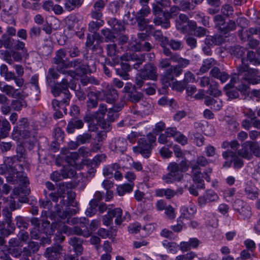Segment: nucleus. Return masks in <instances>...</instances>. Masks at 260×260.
Instances as JSON below:
<instances>
[{"label":"nucleus","mask_w":260,"mask_h":260,"mask_svg":"<svg viewBox=\"0 0 260 260\" xmlns=\"http://www.w3.org/2000/svg\"><path fill=\"white\" fill-rule=\"evenodd\" d=\"M19 162L18 157L15 156L5 158L4 162L8 169V175L6 176V180L12 184L18 182L19 184L25 185L29 183V181L22 172V165Z\"/></svg>","instance_id":"obj_1"},{"label":"nucleus","mask_w":260,"mask_h":260,"mask_svg":"<svg viewBox=\"0 0 260 260\" xmlns=\"http://www.w3.org/2000/svg\"><path fill=\"white\" fill-rule=\"evenodd\" d=\"M175 26L178 31L182 32H206L207 30L204 27H198L196 21L190 20L186 14L183 13L180 14L178 17L176 19Z\"/></svg>","instance_id":"obj_2"},{"label":"nucleus","mask_w":260,"mask_h":260,"mask_svg":"<svg viewBox=\"0 0 260 260\" xmlns=\"http://www.w3.org/2000/svg\"><path fill=\"white\" fill-rule=\"evenodd\" d=\"M151 12L148 6L143 7V8L137 12L135 15L136 20L138 22V29L139 31H145L146 32H152L154 30V27L152 24H149L150 20L146 19L147 16Z\"/></svg>","instance_id":"obj_3"},{"label":"nucleus","mask_w":260,"mask_h":260,"mask_svg":"<svg viewBox=\"0 0 260 260\" xmlns=\"http://www.w3.org/2000/svg\"><path fill=\"white\" fill-rule=\"evenodd\" d=\"M2 215L5 221H0V233L10 236L14 233L16 228L12 221V211L7 207L3 209Z\"/></svg>","instance_id":"obj_4"},{"label":"nucleus","mask_w":260,"mask_h":260,"mask_svg":"<svg viewBox=\"0 0 260 260\" xmlns=\"http://www.w3.org/2000/svg\"><path fill=\"white\" fill-rule=\"evenodd\" d=\"M147 139L141 138L138 141V145L133 147V150L136 153H140L144 157L148 158L151 154V145L156 140V137L152 134L147 135Z\"/></svg>","instance_id":"obj_5"},{"label":"nucleus","mask_w":260,"mask_h":260,"mask_svg":"<svg viewBox=\"0 0 260 260\" xmlns=\"http://www.w3.org/2000/svg\"><path fill=\"white\" fill-rule=\"evenodd\" d=\"M180 10H182V9L180 6H173L171 7L169 11H164L163 18H154L153 22L156 25H161L163 28H168L170 26V19L177 16Z\"/></svg>","instance_id":"obj_6"},{"label":"nucleus","mask_w":260,"mask_h":260,"mask_svg":"<svg viewBox=\"0 0 260 260\" xmlns=\"http://www.w3.org/2000/svg\"><path fill=\"white\" fill-rule=\"evenodd\" d=\"M69 184L65 182L59 184V187L56 191L51 192L49 194V197L51 200L55 203H57L58 199H60L59 204H57L55 208L56 210L60 208H62L67 204V201L64 199L65 192L66 189L68 188Z\"/></svg>","instance_id":"obj_7"},{"label":"nucleus","mask_w":260,"mask_h":260,"mask_svg":"<svg viewBox=\"0 0 260 260\" xmlns=\"http://www.w3.org/2000/svg\"><path fill=\"white\" fill-rule=\"evenodd\" d=\"M69 84L66 79H63L59 83H56L52 87L51 91L55 96H58L62 92L64 95L63 102L69 105L71 98V94L69 91Z\"/></svg>","instance_id":"obj_8"},{"label":"nucleus","mask_w":260,"mask_h":260,"mask_svg":"<svg viewBox=\"0 0 260 260\" xmlns=\"http://www.w3.org/2000/svg\"><path fill=\"white\" fill-rule=\"evenodd\" d=\"M234 210L238 212L244 220H248L251 217V208L246 202L240 199L236 200L233 204Z\"/></svg>","instance_id":"obj_9"},{"label":"nucleus","mask_w":260,"mask_h":260,"mask_svg":"<svg viewBox=\"0 0 260 260\" xmlns=\"http://www.w3.org/2000/svg\"><path fill=\"white\" fill-rule=\"evenodd\" d=\"M168 170L169 173L162 177L165 182L171 183L175 181L181 180L182 175L178 164L175 162L170 163L168 166Z\"/></svg>","instance_id":"obj_10"},{"label":"nucleus","mask_w":260,"mask_h":260,"mask_svg":"<svg viewBox=\"0 0 260 260\" xmlns=\"http://www.w3.org/2000/svg\"><path fill=\"white\" fill-rule=\"evenodd\" d=\"M19 185L21 186L20 188H15L13 191V196L12 195L9 197L10 199L9 200V202L8 203V205L10 208V211H14L16 209H18L20 208L19 205L18 204L17 205L15 204V201H14V198L17 197L20 193H24V194H28L30 192V189L27 188L26 185L24 184H19ZM9 198L8 199L6 198H4L3 200L5 201H8Z\"/></svg>","instance_id":"obj_11"},{"label":"nucleus","mask_w":260,"mask_h":260,"mask_svg":"<svg viewBox=\"0 0 260 260\" xmlns=\"http://www.w3.org/2000/svg\"><path fill=\"white\" fill-rule=\"evenodd\" d=\"M103 96L102 100L107 103L113 104L118 99V93L112 86L108 85L106 88L101 92Z\"/></svg>","instance_id":"obj_12"},{"label":"nucleus","mask_w":260,"mask_h":260,"mask_svg":"<svg viewBox=\"0 0 260 260\" xmlns=\"http://www.w3.org/2000/svg\"><path fill=\"white\" fill-rule=\"evenodd\" d=\"M19 125L13 129V135L16 138L19 136L27 139L29 137V132L26 129L28 126L27 119L25 118H22L19 120Z\"/></svg>","instance_id":"obj_13"},{"label":"nucleus","mask_w":260,"mask_h":260,"mask_svg":"<svg viewBox=\"0 0 260 260\" xmlns=\"http://www.w3.org/2000/svg\"><path fill=\"white\" fill-rule=\"evenodd\" d=\"M66 56L65 51L60 49L57 51L56 56L54 58V62L57 65V70L63 74H66V67L69 61L64 59Z\"/></svg>","instance_id":"obj_14"},{"label":"nucleus","mask_w":260,"mask_h":260,"mask_svg":"<svg viewBox=\"0 0 260 260\" xmlns=\"http://www.w3.org/2000/svg\"><path fill=\"white\" fill-rule=\"evenodd\" d=\"M121 59L125 61H135L133 67L135 69L138 70L140 66L145 61V54L138 55L126 53L121 56Z\"/></svg>","instance_id":"obj_15"},{"label":"nucleus","mask_w":260,"mask_h":260,"mask_svg":"<svg viewBox=\"0 0 260 260\" xmlns=\"http://www.w3.org/2000/svg\"><path fill=\"white\" fill-rule=\"evenodd\" d=\"M94 64H93L92 68H91L89 65V63L87 64H84L82 62L74 71L66 70V74H64L71 76L73 78H77L78 77L81 76L86 74L88 70H92L94 68Z\"/></svg>","instance_id":"obj_16"},{"label":"nucleus","mask_w":260,"mask_h":260,"mask_svg":"<svg viewBox=\"0 0 260 260\" xmlns=\"http://www.w3.org/2000/svg\"><path fill=\"white\" fill-rule=\"evenodd\" d=\"M191 173L193 181L197 184V188L204 189L205 188L203 174L201 173V168L198 165H192L191 167Z\"/></svg>","instance_id":"obj_17"},{"label":"nucleus","mask_w":260,"mask_h":260,"mask_svg":"<svg viewBox=\"0 0 260 260\" xmlns=\"http://www.w3.org/2000/svg\"><path fill=\"white\" fill-rule=\"evenodd\" d=\"M218 198V196L213 190H208L204 195L198 198V204L200 207H204L208 203L217 201Z\"/></svg>","instance_id":"obj_18"},{"label":"nucleus","mask_w":260,"mask_h":260,"mask_svg":"<svg viewBox=\"0 0 260 260\" xmlns=\"http://www.w3.org/2000/svg\"><path fill=\"white\" fill-rule=\"evenodd\" d=\"M141 75L144 79H151L156 80L157 77L156 68L151 63L145 65L143 70L140 71Z\"/></svg>","instance_id":"obj_19"},{"label":"nucleus","mask_w":260,"mask_h":260,"mask_svg":"<svg viewBox=\"0 0 260 260\" xmlns=\"http://www.w3.org/2000/svg\"><path fill=\"white\" fill-rule=\"evenodd\" d=\"M62 232L68 235H83L84 237H87L90 235L88 231H85V229L82 230L79 225L71 228L66 225H63L62 228Z\"/></svg>","instance_id":"obj_20"},{"label":"nucleus","mask_w":260,"mask_h":260,"mask_svg":"<svg viewBox=\"0 0 260 260\" xmlns=\"http://www.w3.org/2000/svg\"><path fill=\"white\" fill-rule=\"evenodd\" d=\"M84 121L88 123V131L90 132H96L98 129V125H101L103 128L107 129L103 122H98L96 119L91 115H86L83 118Z\"/></svg>","instance_id":"obj_21"},{"label":"nucleus","mask_w":260,"mask_h":260,"mask_svg":"<svg viewBox=\"0 0 260 260\" xmlns=\"http://www.w3.org/2000/svg\"><path fill=\"white\" fill-rule=\"evenodd\" d=\"M170 4V1L169 0H165L164 2L157 1L155 3H153L152 4V13L156 16L155 18L158 17L163 18L164 11H162V8L168 7Z\"/></svg>","instance_id":"obj_22"},{"label":"nucleus","mask_w":260,"mask_h":260,"mask_svg":"<svg viewBox=\"0 0 260 260\" xmlns=\"http://www.w3.org/2000/svg\"><path fill=\"white\" fill-rule=\"evenodd\" d=\"M222 156L225 159H228L231 157L232 162H233L235 168L239 169L243 166L244 163L243 160L238 156L236 153L232 151L229 150L224 151L222 153Z\"/></svg>","instance_id":"obj_23"},{"label":"nucleus","mask_w":260,"mask_h":260,"mask_svg":"<svg viewBox=\"0 0 260 260\" xmlns=\"http://www.w3.org/2000/svg\"><path fill=\"white\" fill-rule=\"evenodd\" d=\"M127 147V142L124 139H116L111 144V149L116 152L123 153Z\"/></svg>","instance_id":"obj_24"},{"label":"nucleus","mask_w":260,"mask_h":260,"mask_svg":"<svg viewBox=\"0 0 260 260\" xmlns=\"http://www.w3.org/2000/svg\"><path fill=\"white\" fill-rule=\"evenodd\" d=\"M238 156L242 158L250 160L252 158V153L251 151L250 141H246L242 144L241 149L237 151Z\"/></svg>","instance_id":"obj_25"},{"label":"nucleus","mask_w":260,"mask_h":260,"mask_svg":"<svg viewBox=\"0 0 260 260\" xmlns=\"http://www.w3.org/2000/svg\"><path fill=\"white\" fill-rule=\"evenodd\" d=\"M243 79L249 84H258L260 82L259 72L256 69H251L245 77H243Z\"/></svg>","instance_id":"obj_26"},{"label":"nucleus","mask_w":260,"mask_h":260,"mask_svg":"<svg viewBox=\"0 0 260 260\" xmlns=\"http://www.w3.org/2000/svg\"><path fill=\"white\" fill-rule=\"evenodd\" d=\"M0 90L9 96L14 98H19L21 94L18 89H15L13 86L7 84L0 86Z\"/></svg>","instance_id":"obj_27"},{"label":"nucleus","mask_w":260,"mask_h":260,"mask_svg":"<svg viewBox=\"0 0 260 260\" xmlns=\"http://www.w3.org/2000/svg\"><path fill=\"white\" fill-rule=\"evenodd\" d=\"M222 34H214L213 36H207L205 42L210 45H220L225 41V38Z\"/></svg>","instance_id":"obj_28"},{"label":"nucleus","mask_w":260,"mask_h":260,"mask_svg":"<svg viewBox=\"0 0 260 260\" xmlns=\"http://www.w3.org/2000/svg\"><path fill=\"white\" fill-rule=\"evenodd\" d=\"M61 249V247L59 245L47 248L44 254L45 257L49 260H57Z\"/></svg>","instance_id":"obj_29"},{"label":"nucleus","mask_w":260,"mask_h":260,"mask_svg":"<svg viewBox=\"0 0 260 260\" xmlns=\"http://www.w3.org/2000/svg\"><path fill=\"white\" fill-rule=\"evenodd\" d=\"M68 243L73 246L74 251L77 255H80L82 253L83 250L82 239L77 237H72L69 238Z\"/></svg>","instance_id":"obj_30"},{"label":"nucleus","mask_w":260,"mask_h":260,"mask_svg":"<svg viewBox=\"0 0 260 260\" xmlns=\"http://www.w3.org/2000/svg\"><path fill=\"white\" fill-rule=\"evenodd\" d=\"M13 60L15 61H19L22 59L21 54L16 51L12 50L11 51H6L4 53V59L5 61L10 64L13 63Z\"/></svg>","instance_id":"obj_31"},{"label":"nucleus","mask_w":260,"mask_h":260,"mask_svg":"<svg viewBox=\"0 0 260 260\" xmlns=\"http://www.w3.org/2000/svg\"><path fill=\"white\" fill-rule=\"evenodd\" d=\"M244 192L246 197L250 200H255L259 196V189L253 184H247Z\"/></svg>","instance_id":"obj_32"},{"label":"nucleus","mask_w":260,"mask_h":260,"mask_svg":"<svg viewBox=\"0 0 260 260\" xmlns=\"http://www.w3.org/2000/svg\"><path fill=\"white\" fill-rule=\"evenodd\" d=\"M101 94V92H94L90 91L87 94L88 100L86 102V106L88 109L95 108L98 104V96Z\"/></svg>","instance_id":"obj_33"},{"label":"nucleus","mask_w":260,"mask_h":260,"mask_svg":"<svg viewBox=\"0 0 260 260\" xmlns=\"http://www.w3.org/2000/svg\"><path fill=\"white\" fill-rule=\"evenodd\" d=\"M170 59L173 62L178 63L176 66L181 69L186 68L190 63L189 60L181 57L179 54L176 53L171 55Z\"/></svg>","instance_id":"obj_34"},{"label":"nucleus","mask_w":260,"mask_h":260,"mask_svg":"<svg viewBox=\"0 0 260 260\" xmlns=\"http://www.w3.org/2000/svg\"><path fill=\"white\" fill-rule=\"evenodd\" d=\"M84 123L81 119H73L70 120L67 127V131L69 134H72L75 129H80L83 127Z\"/></svg>","instance_id":"obj_35"},{"label":"nucleus","mask_w":260,"mask_h":260,"mask_svg":"<svg viewBox=\"0 0 260 260\" xmlns=\"http://www.w3.org/2000/svg\"><path fill=\"white\" fill-rule=\"evenodd\" d=\"M117 169H121V167L118 163H114L110 165L107 166L103 169V175L107 178H111L113 177L114 172Z\"/></svg>","instance_id":"obj_36"},{"label":"nucleus","mask_w":260,"mask_h":260,"mask_svg":"<svg viewBox=\"0 0 260 260\" xmlns=\"http://www.w3.org/2000/svg\"><path fill=\"white\" fill-rule=\"evenodd\" d=\"M107 112V106L104 104H101L99 105L98 110L93 114H91V115L96 119L98 122H103L106 123L104 117Z\"/></svg>","instance_id":"obj_37"},{"label":"nucleus","mask_w":260,"mask_h":260,"mask_svg":"<svg viewBox=\"0 0 260 260\" xmlns=\"http://www.w3.org/2000/svg\"><path fill=\"white\" fill-rule=\"evenodd\" d=\"M210 74L213 77L219 79L222 83L226 82L229 78L228 73L225 72H221L217 67L212 69Z\"/></svg>","instance_id":"obj_38"},{"label":"nucleus","mask_w":260,"mask_h":260,"mask_svg":"<svg viewBox=\"0 0 260 260\" xmlns=\"http://www.w3.org/2000/svg\"><path fill=\"white\" fill-rule=\"evenodd\" d=\"M40 248V245L38 242L31 241L28 245L23 249V254L26 256H30L32 254L36 253Z\"/></svg>","instance_id":"obj_39"},{"label":"nucleus","mask_w":260,"mask_h":260,"mask_svg":"<svg viewBox=\"0 0 260 260\" xmlns=\"http://www.w3.org/2000/svg\"><path fill=\"white\" fill-rule=\"evenodd\" d=\"M108 24L111 26L112 30L116 32H121L125 30L124 25L120 21L116 18H111L108 21Z\"/></svg>","instance_id":"obj_40"},{"label":"nucleus","mask_w":260,"mask_h":260,"mask_svg":"<svg viewBox=\"0 0 260 260\" xmlns=\"http://www.w3.org/2000/svg\"><path fill=\"white\" fill-rule=\"evenodd\" d=\"M174 79V75L171 69H168L166 70L161 76L160 80L162 84L168 87L170 85L171 82L173 81Z\"/></svg>","instance_id":"obj_41"},{"label":"nucleus","mask_w":260,"mask_h":260,"mask_svg":"<svg viewBox=\"0 0 260 260\" xmlns=\"http://www.w3.org/2000/svg\"><path fill=\"white\" fill-rule=\"evenodd\" d=\"M123 107V104L114 105L112 108H110L108 111L107 120L109 121H114L117 117V112Z\"/></svg>","instance_id":"obj_42"},{"label":"nucleus","mask_w":260,"mask_h":260,"mask_svg":"<svg viewBox=\"0 0 260 260\" xmlns=\"http://www.w3.org/2000/svg\"><path fill=\"white\" fill-rule=\"evenodd\" d=\"M5 80L9 81L11 80H14L16 85L19 87H21L24 84V80L22 78L17 77L15 76L14 73L12 72H8L6 75L3 76Z\"/></svg>","instance_id":"obj_43"},{"label":"nucleus","mask_w":260,"mask_h":260,"mask_svg":"<svg viewBox=\"0 0 260 260\" xmlns=\"http://www.w3.org/2000/svg\"><path fill=\"white\" fill-rule=\"evenodd\" d=\"M155 193L156 196L160 197L165 196L166 198L167 199H170L176 194V192H175V190L170 188L158 189L155 190Z\"/></svg>","instance_id":"obj_44"},{"label":"nucleus","mask_w":260,"mask_h":260,"mask_svg":"<svg viewBox=\"0 0 260 260\" xmlns=\"http://www.w3.org/2000/svg\"><path fill=\"white\" fill-rule=\"evenodd\" d=\"M195 206L190 205L188 207H184L181 208V215L186 219L191 218L196 212Z\"/></svg>","instance_id":"obj_45"},{"label":"nucleus","mask_w":260,"mask_h":260,"mask_svg":"<svg viewBox=\"0 0 260 260\" xmlns=\"http://www.w3.org/2000/svg\"><path fill=\"white\" fill-rule=\"evenodd\" d=\"M172 1L175 5L180 6L183 11L192 10L195 8V5L191 4L187 0H172Z\"/></svg>","instance_id":"obj_46"},{"label":"nucleus","mask_w":260,"mask_h":260,"mask_svg":"<svg viewBox=\"0 0 260 260\" xmlns=\"http://www.w3.org/2000/svg\"><path fill=\"white\" fill-rule=\"evenodd\" d=\"M216 64V61L212 58H207L205 59L203 64L200 69V73L198 74H203L207 72L209 69Z\"/></svg>","instance_id":"obj_47"},{"label":"nucleus","mask_w":260,"mask_h":260,"mask_svg":"<svg viewBox=\"0 0 260 260\" xmlns=\"http://www.w3.org/2000/svg\"><path fill=\"white\" fill-rule=\"evenodd\" d=\"M62 209H63V208L56 210V212L58 216L62 219L68 218L77 212V210L75 209L68 208L62 212L61 211Z\"/></svg>","instance_id":"obj_48"},{"label":"nucleus","mask_w":260,"mask_h":260,"mask_svg":"<svg viewBox=\"0 0 260 260\" xmlns=\"http://www.w3.org/2000/svg\"><path fill=\"white\" fill-rule=\"evenodd\" d=\"M134 183L123 184L119 185L117 188L118 194L120 196H123L125 193L131 192L133 189Z\"/></svg>","instance_id":"obj_49"},{"label":"nucleus","mask_w":260,"mask_h":260,"mask_svg":"<svg viewBox=\"0 0 260 260\" xmlns=\"http://www.w3.org/2000/svg\"><path fill=\"white\" fill-rule=\"evenodd\" d=\"M108 213L112 219L113 217H116L115 222L116 224L120 225L123 221V219L121 217L122 211L120 208H115L109 211Z\"/></svg>","instance_id":"obj_50"},{"label":"nucleus","mask_w":260,"mask_h":260,"mask_svg":"<svg viewBox=\"0 0 260 260\" xmlns=\"http://www.w3.org/2000/svg\"><path fill=\"white\" fill-rule=\"evenodd\" d=\"M116 230L113 228H111L109 230L101 228L98 231V234L104 239L107 238H111L116 236Z\"/></svg>","instance_id":"obj_51"},{"label":"nucleus","mask_w":260,"mask_h":260,"mask_svg":"<svg viewBox=\"0 0 260 260\" xmlns=\"http://www.w3.org/2000/svg\"><path fill=\"white\" fill-rule=\"evenodd\" d=\"M26 103L23 99L13 100L11 106L15 111H20L23 107L26 106Z\"/></svg>","instance_id":"obj_52"},{"label":"nucleus","mask_w":260,"mask_h":260,"mask_svg":"<svg viewBox=\"0 0 260 260\" xmlns=\"http://www.w3.org/2000/svg\"><path fill=\"white\" fill-rule=\"evenodd\" d=\"M82 4L81 0H66L64 8L68 11H71L76 7H78Z\"/></svg>","instance_id":"obj_53"},{"label":"nucleus","mask_w":260,"mask_h":260,"mask_svg":"<svg viewBox=\"0 0 260 260\" xmlns=\"http://www.w3.org/2000/svg\"><path fill=\"white\" fill-rule=\"evenodd\" d=\"M10 124L7 120L2 121V126L0 131V137L2 138H6L9 134L10 130Z\"/></svg>","instance_id":"obj_54"},{"label":"nucleus","mask_w":260,"mask_h":260,"mask_svg":"<svg viewBox=\"0 0 260 260\" xmlns=\"http://www.w3.org/2000/svg\"><path fill=\"white\" fill-rule=\"evenodd\" d=\"M245 59L242 58L241 65L237 67L238 75H243L245 77V75L247 74L251 69H249L248 66L245 62Z\"/></svg>","instance_id":"obj_55"},{"label":"nucleus","mask_w":260,"mask_h":260,"mask_svg":"<svg viewBox=\"0 0 260 260\" xmlns=\"http://www.w3.org/2000/svg\"><path fill=\"white\" fill-rule=\"evenodd\" d=\"M218 84L215 82L212 81L207 93L214 96H217L220 95L221 91L217 88Z\"/></svg>","instance_id":"obj_56"},{"label":"nucleus","mask_w":260,"mask_h":260,"mask_svg":"<svg viewBox=\"0 0 260 260\" xmlns=\"http://www.w3.org/2000/svg\"><path fill=\"white\" fill-rule=\"evenodd\" d=\"M61 151L63 154L66 155V161L70 163L71 162V160H77L80 155L78 152H70L67 149L62 150Z\"/></svg>","instance_id":"obj_57"},{"label":"nucleus","mask_w":260,"mask_h":260,"mask_svg":"<svg viewBox=\"0 0 260 260\" xmlns=\"http://www.w3.org/2000/svg\"><path fill=\"white\" fill-rule=\"evenodd\" d=\"M245 52V48L240 46L232 47L230 49L231 53L237 57H242L244 55Z\"/></svg>","instance_id":"obj_58"},{"label":"nucleus","mask_w":260,"mask_h":260,"mask_svg":"<svg viewBox=\"0 0 260 260\" xmlns=\"http://www.w3.org/2000/svg\"><path fill=\"white\" fill-rule=\"evenodd\" d=\"M68 105L63 102V100L61 101H58L56 100H53L52 102V107L54 111L60 110L62 109L64 113H67V109L66 106Z\"/></svg>","instance_id":"obj_59"},{"label":"nucleus","mask_w":260,"mask_h":260,"mask_svg":"<svg viewBox=\"0 0 260 260\" xmlns=\"http://www.w3.org/2000/svg\"><path fill=\"white\" fill-rule=\"evenodd\" d=\"M215 27L219 30H221V27L223 26L225 21L223 16L221 15H216L213 18Z\"/></svg>","instance_id":"obj_60"},{"label":"nucleus","mask_w":260,"mask_h":260,"mask_svg":"<svg viewBox=\"0 0 260 260\" xmlns=\"http://www.w3.org/2000/svg\"><path fill=\"white\" fill-rule=\"evenodd\" d=\"M7 35H11L15 36V34H5L2 38L3 39L4 46L6 48H10L13 47V44H14V40L12 39Z\"/></svg>","instance_id":"obj_61"},{"label":"nucleus","mask_w":260,"mask_h":260,"mask_svg":"<svg viewBox=\"0 0 260 260\" xmlns=\"http://www.w3.org/2000/svg\"><path fill=\"white\" fill-rule=\"evenodd\" d=\"M153 36L162 47L165 48L169 43L168 38L163 36L162 34H153Z\"/></svg>","instance_id":"obj_62"},{"label":"nucleus","mask_w":260,"mask_h":260,"mask_svg":"<svg viewBox=\"0 0 260 260\" xmlns=\"http://www.w3.org/2000/svg\"><path fill=\"white\" fill-rule=\"evenodd\" d=\"M236 27V24L235 21L233 20H230L228 22L224 23L223 26L221 27L220 31H224V32H228L229 31H233Z\"/></svg>","instance_id":"obj_63"},{"label":"nucleus","mask_w":260,"mask_h":260,"mask_svg":"<svg viewBox=\"0 0 260 260\" xmlns=\"http://www.w3.org/2000/svg\"><path fill=\"white\" fill-rule=\"evenodd\" d=\"M221 12L223 15L230 17L233 14L234 8L232 5L224 4L221 7Z\"/></svg>","instance_id":"obj_64"}]
</instances>
